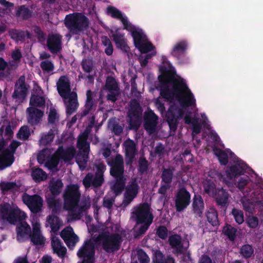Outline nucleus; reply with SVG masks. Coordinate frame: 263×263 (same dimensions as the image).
<instances>
[{"mask_svg": "<svg viewBox=\"0 0 263 263\" xmlns=\"http://www.w3.org/2000/svg\"><path fill=\"white\" fill-rule=\"evenodd\" d=\"M32 12L25 5H22L18 7L16 15L24 20H27L32 16Z\"/></svg>", "mask_w": 263, "mask_h": 263, "instance_id": "42", "label": "nucleus"}, {"mask_svg": "<svg viewBox=\"0 0 263 263\" xmlns=\"http://www.w3.org/2000/svg\"><path fill=\"white\" fill-rule=\"evenodd\" d=\"M63 186V183L60 179H58L50 183L49 187V191L51 193V195L50 196L56 197L57 196L60 195L62 191Z\"/></svg>", "mask_w": 263, "mask_h": 263, "instance_id": "37", "label": "nucleus"}, {"mask_svg": "<svg viewBox=\"0 0 263 263\" xmlns=\"http://www.w3.org/2000/svg\"><path fill=\"white\" fill-rule=\"evenodd\" d=\"M191 194L185 187L179 188L175 195V204L176 211L181 212L191 203Z\"/></svg>", "mask_w": 263, "mask_h": 263, "instance_id": "11", "label": "nucleus"}, {"mask_svg": "<svg viewBox=\"0 0 263 263\" xmlns=\"http://www.w3.org/2000/svg\"><path fill=\"white\" fill-rule=\"evenodd\" d=\"M184 110L175 104L171 105L165 114L166 120L171 130L175 132L178 127L179 118H182Z\"/></svg>", "mask_w": 263, "mask_h": 263, "instance_id": "9", "label": "nucleus"}, {"mask_svg": "<svg viewBox=\"0 0 263 263\" xmlns=\"http://www.w3.org/2000/svg\"><path fill=\"white\" fill-rule=\"evenodd\" d=\"M122 241L121 236L117 233L104 235L102 248L107 253H113L120 249Z\"/></svg>", "mask_w": 263, "mask_h": 263, "instance_id": "12", "label": "nucleus"}, {"mask_svg": "<svg viewBox=\"0 0 263 263\" xmlns=\"http://www.w3.org/2000/svg\"><path fill=\"white\" fill-rule=\"evenodd\" d=\"M30 136L29 128L28 126L24 125L22 126L17 134V137L23 140H27Z\"/></svg>", "mask_w": 263, "mask_h": 263, "instance_id": "54", "label": "nucleus"}, {"mask_svg": "<svg viewBox=\"0 0 263 263\" xmlns=\"http://www.w3.org/2000/svg\"><path fill=\"white\" fill-rule=\"evenodd\" d=\"M160 75L158 77V85L156 89L160 96L167 101H171L175 97L183 107L196 105V100L191 90L182 78H175L176 72L172 68L162 65L160 67Z\"/></svg>", "mask_w": 263, "mask_h": 263, "instance_id": "1", "label": "nucleus"}, {"mask_svg": "<svg viewBox=\"0 0 263 263\" xmlns=\"http://www.w3.org/2000/svg\"><path fill=\"white\" fill-rule=\"evenodd\" d=\"M55 154L60 159L63 160L65 162H69L76 154V149L73 146H68L65 148L62 146H59Z\"/></svg>", "mask_w": 263, "mask_h": 263, "instance_id": "22", "label": "nucleus"}, {"mask_svg": "<svg viewBox=\"0 0 263 263\" xmlns=\"http://www.w3.org/2000/svg\"><path fill=\"white\" fill-rule=\"evenodd\" d=\"M153 263H175V260L171 256L165 258L160 250H156L153 258Z\"/></svg>", "mask_w": 263, "mask_h": 263, "instance_id": "33", "label": "nucleus"}, {"mask_svg": "<svg viewBox=\"0 0 263 263\" xmlns=\"http://www.w3.org/2000/svg\"><path fill=\"white\" fill-rule=\"evenodd\" d=\"M40 66L44 73H50L54 69V64L50 60L42 61L40 63Z\"/></svg>", "mask_w": 263, "mask_h": 263, "instance_id": "55", "label": "nucleus"}, {"mask_svg": "<svg viewBox=\"0 0 263 263\" xmlns=\"http://www.w3.org/2000/svg\"><path fill=\"white\" fill-rule=\"evenodd\" d=\"M81 66L84 71L89 73L93 69L92 61L87 59H84L81 62Z\"/></svg>", "mask_w": 263, "mask_h": 263, "instance_id": "59", "label": "nucleus"}, {"mask_svg": "<svg viewBox=\"0 0 263 263\" xmlns=\"http://www.w3.org/2000/svg\"><path fill=\"white\" fill-rule=\"evenodd\" d=\"M31 176L36 182L44 181L47 178L46 173L40 168L33 169L31 172Z\"/></svg>", "mask_w": 263, "mask_h": 263, "instance_id": "46", "label": "nucleus"}, {"mask_svg": "<svg viewBox=\"0 0 263 263\" xmlns=\"http://www.w3.org/2000/svg\"><path fill=\"white\" fill-rule=\"evenodd\" d=\"M125 153V162L127 165L132 164L137 154L136 144L134 140L128 138L123 143Z\"/></svg>", "mask_w": 263, "mask_h": 263, "instance_id": "18", "label": "nucleus"}, {"mask_svg": "<svg viewBox=\"0 0 263 263\" xmlns=\"http://www.w3.org/2000/svg\"><path fill=\"white\" fill-rule=\"evenodd\" d=\"M88 137L87 134H84L83 133L78 140V145L80 147L89 151V144L87 142Z\"/></svg>", "mask_w": 263, "mask_h": 263, "instance_id": "60", "label": "nucleus"}, {"mask_svg": "<svg viewBox=\"0 0 263 263\" xmlns=\"http://www.w3.org/2000/svg\"><path fill=\"white\" fill-rule=\"evenodd\" d=\"M187 47L188 43L186 41H179L174 46L171 51V54L179 60L184 55Z\"/></svg>", "mask_w": 263, "mask_h": 263, "instance_id": "29", "label": "nucleus"}, {"mask_svg": "<svg viewBox=\"0 0 263 263\" xmlns=\"http://www.w3.org/2000/svg\"><path fill=\"white\" fill-rule=\"evenodd\" d=\"M158 119V116L152 110L145 113L143 126L149 134H154L156 132Z\"/></svg>", "mask_w": 263, "mask_h": 263, "instance_id": "17", "label": "nucleus"}, {"mask_svg": "<svg viewBox=\"0 0 263 263\" xmlns=\"http://www.w3.org/2000/svg\"><path fill=\"white\" fill-rule=\"evenodd\" d=\"M54 134L52 129H50L47 134H43L39 140L41 145L47 146L50 145L54 138Z\"/></svg>", "mask_w": 263, "mask_h": 263, "instance_id": "43", "label": "nucleus"}, {"mask_svg": "<svg viewBox=\"0 0 263 263\" xmlns=\"http://www.w3.org/2000/svg\"><path fill=\"white\" fill-rule=\"evenodd\" d=\"M142 108L139 103L136 99L130 102V108L127 112V116L129 118V128L137 130L142 123Z\"/></svg>", "mask_w": 263, "mask_h": 263, "instance_id": "7", "label": "nucleus"}, {"mask_svg": "<svg viewBox=\"0 0 263 263\" xmlns=\"http://www.w3.org/2000/svg\"><path fill=\"white\" fill-rule=\"evenodd\" d=\"M22 201L31 213L37 214L42 212L43 199L39 195H30L27 193H24L22 196Z\"/></svg>", "mask_w": 263, "mask_h": 263, "instance_id": "10", "label": "nucleus"}, {"mask_svg": "<svg viewBox=\"0 0 263 263\" xmlns=\"http://www.w3.org/2000/svg\"><path fill=\"white\" fill-rule=\"evenodd\" d=\"M15 160L14 156L9 154L7 149H5L0 153V170H3L10 166Z\"/></svg>", "mask_w": 263, "mask_h": 263, "instance_id": "30", "label": "nucleus"}, {"mask_svg": "<svg viewBox=\"0 0 263 263\" xmlns=\"http://www.w3.org/2000/svg\"><path fill=\"white\" fill-rule=\"evenodd\" d=\"M254 252L253 247L249 244L242 245L239 249V253L243 258L249 259L252 257Z\"/></svg>", "mask_w": 263, "mask_h": 263, "instance_id": "45", "label": "nucleus"}, {"mask_svg": "<svg viewBox=\"0 0 263 263\" xmlns=\"http://www.w3.org/2000/svg\"><path fill=\"white\" fill-rule=\"evenodd\" d=\"M79 240V237L76 234H73L72 236L68 239H66L64 242H65L69 249L73 250Z\"/></svg>", "mask_w": 263, "mask_h": 263, "instance_id": "57", "label": "nucleus"}, {"mask_svg": "<svg viewBox=\"0 0 263 263\" xmlns=\"http://www.w3.org/2000/svg\"><path fill=\"white\" fill-rule=\"evenodd\" d=\"M75 234L73 230L70 226L65 228L61 232L60 236L64 241Z\"/></svg>", "mask_w": 263, "mask_h": 263, "instance_id": "62", "label": "nucleus"}, {"mask_svg": "<svg viewBox=\"0 0 263 263\" xmlns=\"http://www.w3.org/2000/svg\"><path fill=\"white\" fill-rule=\"evenodd\" d=\"M141 53H147L152 51L155 48L151 43L143 42L140 46H137L136 47Z\"/></svg>", "mask_w": 263, "mask_h": 263, "instance_id": "58", "label": "nucleus"}, {"mask_svg": "<svg viewBox=\"0 0 263 263\" xmlns=\"http://www.w3.org/2000/svg\"><path fill=\"white\" fill-rule=\"evenodd\" d=\"M215 201L218 205L227 207L229 205L230 195L226 190L222 187L218 189L214 195Z\"/></svg>", "mask_w": 263, "mask_h": 263, "instance_id": "28", "label": "nucleus"}, {"mask_svg": "<svg viewBox=\"0 0 263 263\" xmlns=\"http://www.w3.org/2000/svg\"><path fill=\"white\" fill-rule=\"evenodd\" d=\"M89 24V19L82 12H74L67 15L64 24L73 35L79 34L86 30Z\"/></svg>", "mask_w": 263, "mask_h": 263, "instance_id": "4", "label": "nucleus"}, {"mask_svg": "<svg viewBox=\"0 0 263 263\" xmlns=\"http://www.w3.org/2000/svg\"><path fill=\"white\" fill-rule=\"evenodd\" d=\"M204 192L209 196L215 195L217 189H216L215 184L210 180H207L203 184Z\"/></svg>", "mask_w": 263, "mask_h": 263, "instance_id": "50", "label": "nucleus"}, {"mask_svg": "<svg viewBox=\"0 0 263 263\" xmlns=\"http://www.w3.org/2000/svg\"><path fill=\"white\" fill-rule=\"evenodd\" d=\"M248 168L247 164L243 162L238 161L231 166H228L227 167L226 173L227 177L232 179L235 178L241 175H243Z\"/></svg>", "mask_w": 263, "mask_h": 263, "instance_id": "15", "label": "nucleus"}, {"mask_svg": "<svg viewBox=\"0 0 263 263\" xmlns=\"http://www.w3.org/2000/svg\"><path fill=\"white\" fill-rule=\"evenodd\" d=\"M29 104L31 107L35 108L37 107H42L45 106V100L43 97L33 95L30 98Z\"/></svg>", "mask_w": 263, "mask_h": 263, "instance_id": "48", "label": "nucleus"}, {"mask_svg": "<svg viewBox=\"0 0 263 263\" xmlns=\"http://www.w3.org/2000/svg\"><path fill=\"white\" fill-rule=\"evenodd\" d=\"M231 213L233 216L236 222L239 224H240L243 222L244 216L242 211L236 208H233Z\"/></svg>", "mask_w": 263, "mask_h": 263, "instance_id": "56", "label": "nucleus"}, {"mask_svg": "<svg viewBox=\"0 0 263 263\" xmlns=\"http://www.w3.org/2000/svg\"><path fill=\"white\" fill-rule=\"evenodd\" d=\"M95 243L91 239H87L78 250L77 255L81 260L78 263H95Z\"/></svg>", "mask_w": 263, "mask_h": 263, "instance_id": "6", "label": "nucleus"}, {"mask_svg": "<svg viewBox=\"0 0 263 263\" xmlns=\"http://www.w3.org/2000/svg\"><path fill=\"white\" fill-rule=\"evenodd\" d=\"M104 182V177L95 175L89 173L83 180V184L86 188H89L91 186L95 188L101 186Z\"/></svg>", "mask_w": 263, "mask_h": 263, "instance_id": "21", "label": "nucleus"}, {"mask_svg": "<svg viewBox=\"0 0 263 263\" xmlns=\"http://www.w3.org/2000/svg\"><path fill=\"white\" fill-rule=\"evenodd\" d=\"M168 241L171 248L173 249L174 253L181 254L183 252V244L181 236L177 234L169 236Z\"/></svg>", "mask_w": 263, "mask_h": 263, "instance_id": "24", "label": "nucleus"}, {"mask_svg": "<svg viewBox=\"0 0 263 263\" xmlns=\"http://www.w3.org/2000/svg\"><path fill=\"white\" fill-rule=\"evenodd\" d=\"M149 168V163L144 156L139 158L138 161V172L142 175L146 173Z\"/></svg>", "mask_w": 263, "mask_h": 263, "instance_id": "49", "label": "nucleus"}, {"mask_svg": "<svg viewBox=\"0 0 263 263\" xmlns=\"http://www.w3.org/2000/svg\"><path fill=\"white\" fill-rule=\"evenodd\" d=\"M107 13L110 15L112 17L118 19L120 21H121L124 17L123 16L121 11L112 6L107 7Z\"/></svg>", "mask_w": 263, "mask_h": 263, "instance_id": "53", "label": "nucleus"}, {"mask_svg": "<svg viewBox=\"0 0 263 263\" xmlns=\"http://www.w3.org/2000/svg\"><path fill=\"white\" fill-rule=\"evenodd\" d=\"M116 181L111 186L112 191L116 195L120 194L125 187V179H115Z\"/></svg>", "mask_w": 263, "mask_h": 263, "instance_id": "40", "label": "nucleus"}, {"mask_svg": "<svg viewBox=\"0 0 263 263\" xmlns=\"http://www.w3.org/2000/svg\"><path fill=\"white\" fill-rule=\"evenodd\" d=\"M28 123L31 126L39 124L44 115L41 110L33 107H29L27 109Z\"/></svg>", "mask_w": 263, "mask_h": 263, "instance_id": "20", "label": "nucleus"}, {"mask_svg": "<svg viewBox=\"0 0 263 263\" xmlns=\"http://www.w3.org/2000/svg\"><path fill=\"white\" fill-rule=\"evenodd\" d=\"M96 106H95L93 100V93L91 90H88L86 92V100L84 107V109L80 113L81 118H82L89 114H91L92 110H95Z\"/></svg>", "mask_w": 263, "mask_h": 263, "instance_id": "27", "label": "nucleus"}, {"mask_svg": "<svg viewBox=\"0 0 263 263\" xmlns=\"http://www.w3.org/2000/svg\"><path fill=\"white\" fill-rule=\"evenodd\" d=\"M111 166L110 174L115 179H124V161L120 154L116 155L115 159L109 163Z\"/></svg>", "mask_w": 263, "mask_h": 263, "instance_id": "14", "label": "nucleus"}, {"mask_svg": "<svg viewBox=\"0 0 263 263\" xmlns=\"http://www.w3.org/2000/svg\"><path fill=\"white\" fill-rule=\"evenodd\" d=\"M157 235L162 239H165L167 237L168 230L165 226H160L157 229Z\"/></svg>", "mask_w": 263, "mask_h": 263, "instance_id": "63", "label": "nucleus"}, {"mask_svg": "<svg viewBox=\"0 0 263 263\" xmlns=\"http://www.w3.org/2000/svg\"><path fill=\"white\" fill-rule=\"evenodd\" d=\"M67 102L64 101L66 105V112L67 115H71L76 112L79 107L77 94L72 92L68 97Z\"/></svg>", "mask_w": 263, "mask_h": 263, "instance_id": "26", "label": "nucleus"}, {"mask_svg": "<svg viewBox=\"0 0 263 263\" xmlns=\"http://www.w3.org/2000/svg\"><path fill=\"white\" fill-rule=\"evenodd\" d=\"M137 257L140 263H149V257L143 249L137 251Z\"/></svg>", "mask_w": 263, "mask_h": 263, "instance_id": "61", "label": "nucleus"}, {"mask_svg": "<svg viewBox=\"0 0 263 263\" xmlns=\"http://www.w3.org/2000/svg\"><path fill=\"white\" fill-rule=\"evenodd\" d=\"M59 214H52L48 216L47 221L49 223L51 230L57 232L60 228L62 221L58 216Z\"/></svg>", "mask_w": 263, "mask_h": 263, "instance_id": "32", "label": "nucleus"}, {"mask_svg": "<svg viewBox=\"0 0 263 263\" xmlns=\"http://www.w3.org/2000/svg\"><path fill=\"white\" fill-rule=\"evenodd\" d=\"M16 230L17 234L21 237H24L31 233V228L26 222L21 221L20 222L16 227Z\"/></svg>", "mask_w": 263, "mask_h": 263, "instance_id": "47", "label": "nucleus"}, {"mask_svg": "<svg viewBox=\"0 0 263 263\" xmlns=\"http://www.w3.org/2000/svg\"><path fill=\"white\" fill-rule=\"evenodd\" d=\"M21 145V142L16 140H12L10 143L8 148H6L9 151V154L12 156H14V154L17 148Z\"/></svg>", "mask_w": 263, "mask_h": 263, "instance_id": "64", "label": "nucleus"}, {"mask_svg": "<svg viewBox=\"0 0 263 263\" xmlns=\"http://www.w3.org/2000/svg\"><path fill=\"white\" fill-rule=\"evenodd\" d=\"M60 159L57 155H52L48 157L45 166L49 170L56 168L59 163Z\"/></svg>", "mask_w": 263, "mask_h": 263, "instance_id": "52", "label": "nucleus"}, {"mask_svg": "<svg viewBox=\"0 0 263 263\" xmlns=\"http://www.w3.org/2000/svg\"><path fill=\"white\" fill-rule=\"evenodd\" d=\"M174 171L173 168H163L161 175V181L165 184H171L173 180Z\"/></svg>", "mask_w": 263, "mask_h": 263, "instance_id": "41", "label": "nucleus"}, {"mask_svg": "<svg viewBox=\"0 0 263 263\" xmlns=\"http://www.w3.org/2000/svg\"><path fill=\"white\" fill-rule=\"evenodd\" d=\"M139 186L137 183V179H134L129 182L125 187V192L124 195V199L122 205L127 206L137 197L139 191Z\"/></svg>", "mask_w": 263, "mask_h": 263, "instance_id": "13", "label": "nucleus"}, {"mask_svg": "<svg viewBox=\"0 0 263 263\" xmlns=\"http://www.w3.org/2000/svg\"><path fill=\"white\" fill-rule=\"evenodd\" d=\"M132 217L137 224H141L139 228L134 232V237L139 238L148 229L154 219L151 211V206L147 202H143L136 206L132 213Z\"/></svg>", "mask_w": 263, "mask_h": 263, "instance_id": "3", "label": "nucleus"}, {"mask_svg": "<svg viewBox=\"0 0 263 263\" xmlns=\"http://www.w3.org/2000/svg\"><path fill=\"white\" fill-rule=\"evenodd\" d=\"M46 202L48 208L51 210V213L60 214L62 205L59 199L53 196H49L46 198Z\"/></svg>", "mask_w": 263, "mask_h": 263, "instance_id": "31", "label": "nucleus"}, {"mask_svg": "<svg viewBox=\"0 0 263 263\" xmlns=\"http://www.w3.org/2000/svg\"><path fill=\"white\" fill-rule=\"evenodd\" d=\"M80 197L81 193L77 184L67 185L63 194L64 208L71 212V218L74 220H80L90 206V202L86 200L79 206Z\"/></svg>", "mask_w": 263, "mask_h": 263, "instance_id": "2", "label": "nucleus"}, {"mask_svg": "<svg viewBox=\"0 0 263 263\" xmlns=\"http://www.w3.org/2000/svg\"><path fill=\"white\" fill-rule=\"evenodd\" d=\"M57 86L60 96L64 99H67L71 93L70 83L67 76H61L57 83Z\"/></svg>", "mask_w": 263, "mask_h": 263, "instance_id": "19", "label": "nucleus"}, {"mask_svg": "<svg viewBox=\"0 0 263 263\" xmlns=\"http://www.w3.org/2000/svg\"><path fill=\"white\" fill-rule=\"evenodd\" d=\"M30 86L26 83L24 76H21L15 83L12 97L18 103H22L26 99Z\"/></svg>", "mask_w": 263, "mask_h": 263, "instance_id": "8", "label": "nucleus"}, {"mask_svg": "<svg viewBox=\"0 0 263 263\" xmlns=\"http://www.w3.org/2000/svg\"><path fill=\"white\" fill-rule=\"evenodd\" d=\"M47 47L52 54H57L62 49V37L58 34H49L47 40Z\"/></svg>", "mask_w": 263, "mask_h": 263, "instance_id": "16", "label": "nucleus"}, {"mask_svg": "<svg viewBox=\"0 0 263 263\" xmlns=\"http://www.w3.org/2000/svg\"><path fill=\"white\" fill-rule=\"evenodd\" d=\"M134 40V45L137 47V46H140V44L143 42H146L147 40L146 36L142 32L141 30L136 29L133 31L131 34Z\"/></svg>", "mask_w": 263, "mask_h": 263, "instance_id": "38", "label": "nucleus"}, {"mask_svg": "<svg viewBox=\"0 0 263 263\" xmlns=\"http://www.w3.org/2000/svg\"><path fill=\"white\" fill-rule=\"evenodd\" d=\"M31 241L36 246H42L45 244V239L41 232L40 225L35 223L33 225L32 233H30Z\"/></svg>", "mask_w": 263, "mask_h": 263, "instance_id": "25", "label": "nucleus"}, {"mask_svg": "<svg viewBox=\"0 0 263 263\" xmlns=\"http://www.w3.org/2000/svg\"><path fill=\"white\" fill-rule=\"evenodd\" d=\"M26 214L18 207L13 208L8 203L0 204V217L10 224L15 225L26 218Z\"/></svg>", "mask_w": 263, "mask_h": 263, "instance_id": "5", "label": "nucleus"}, {"mask_svg": "<svg viewBox=\"0 0 263 263\" xmlns=\"http://www.w3.org/2000/svg\"><path fill=\"white\" fill-rule=\"evenodd\" d=\"M213 151L221 165H226L228 164V155L224 151L217 147H214Z\"/></svg>", "mask_w": 263, "mask_h": 263, "instance_id": "39", "label": "nucleus"}, {"mask_svg": "<svg viewBox=\"0 0 263 263\" xmlns=\"http://www.w3.org/2000/svg\"><path fill=\"white\" fill-rule=\"evenodd\" d=\"M192 211L196 218H201L204 210V203L201 195L195 194L192 202Z\"/></svg>", "mask_w": 263, "mask_h": 263, "instance_id": "23", "label": "nucleus"}, {"mask_svg": "<svg viewBox=\"0 0 263 263\" xmlns=\"http://www.w3.org/2000/svg\"><path fill=\"white\" fill-rule=\"evenodd\" d=\"M208 221L213 227L219 226L217 211L214 208H210L206 213Z\"/></svg>", "mask_w": 263, "mask_h": 263, "instance_id": "35", "label": "nucleus"}, {"mask_svg": "<svg viewBox=\"0 0 263 263\" xmlns=\"http://www.w3.org/2000/svg\"><path fill=\"white\" fill-rule=\"evenodd\" d=\"M237 232L236 228L229 224H226L222 229L223 234L227 236L231 241H234L235 239Z\"/></svg>", "mask_w": 263, "mask_h": 263, "instance_id": "44", "label": "nucleus"}, {"mask_svg": "<svg viewBox=\"0 0 263 263\" xmlns=\"http://www.w3.org/2000/svg\"><path fill=\"white\" fill-rule=\"evenodd\" d=\"M8 34L11 39L16 43L24 42L25 41L26 33L24 31L12 29L9 30Z\"/></svg>", "mask_w": 263, "mask_h": 263, "instance_id": "34", "label": "nucleus"}, {"mask_svg": "<svg viewBox=\"0 0 263 263\" xmlns=\"http://www.w3.org/2000/svg\"><path fill=\"white\" fill-rule=\"evenodd\" d=\"M87 151V149H84V153L78 154L76 158V161L79 165L80 170L82 171L85 170L88 160V156L86 154Z\"/></svg>", "mask_w": 263, "mask_h": 263, "instance_id": "36", "label": "nucleus"}, {"mask_svg": "<svg viewBox=\"0 0 263 263\" xmlns=\"http://www.w3.org/2000/svg\"><path fill=\"white\" fill-rule=\"evenodd\" d=\"M105 88L109 92L119 91L118 83L116 79L112 77H108L106 80Z\"/></svg>", "mask_w": 263, "mask_h": 263, "instance_id": "51", "label": "nucleus"}]
</instances>
